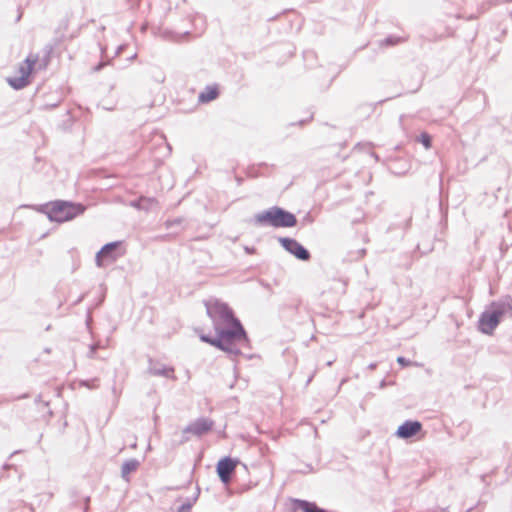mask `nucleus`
Returning <instances> with one entry per match:
<instances>
[{
    "instance_id": "1",
    "label": "nucleus",
    "mask_w": 512,
    "mask_h": 512,
    "mask_svg": "<svg viewBox=\"0 0 512 512\" xmlns=\"http://www.w3.org/2000/svg\"><path fill=\"white\" fill-rule=\"evenodd\" d=\"M215 336L201 334L200 340L232 356L241 354L240 346H247L249 338L240 320L214 328Z\"/></svg>"
},
{
    "instance_id": "2",
    "label": "nucleus",
    "mask_w": 512,
    "mask_h": 512,
    "mask_svg": "<svg viewBox=\"0 0 512 512\" xmlns=\"http://www.w3.org/2000/svg\"><path fill=\"white\" fill-rule=\"evenodd\" d=\"M49 60L38 53H30L22 62L16 64L7 77V83L16 90L23 89L31 83L32 75L47 68Z\"/></svg>"
},
{
    "instance_id": "3",
    "label": "nucleus",
    "mask_w": 512,
    "mask_h": 512,
    "mask_svg": "<svg viewBox=\"0 0 512 512\" xmlns=\"http://www.w3.org/2000/svg\"><path fill=\"white\" fill-rule=\"evenodd\" d=\"M258 225H269L276 228H291L297 224L296 216L278 206L270 207L254 216Z\"/></svg>"
},
{
    "instance_id": "4",
    "label": "nucleus",
    "mask_w": 512,
    "mask_h": 512,
    "mask_svg": "<svg viewBox=\"0 0 512 512\" xmlns=\"http://www.w3.org/2000/svg\"><path fill=\"white\" fill-rule=\"evenodd\" d=\"M204 306L206 308L207 315L212 320L213 328L239 320L234 315L233 310L228 306V304L217 298L210 297L209 299L204 300Z\"/></svg>"
},
{
    "instance_id": "5",
    "label": "nucleus",
    "mask_w": 512,
    "mask_h": 512,
    "mask_svg": "<svg viewBox=\"0 0 512 512\" xmlns=\"http://www.w3.org/2000/svg\"><path fill=\"white\" fill-rule=\"evenodd\" d=\"M84 212L80 204H73L64 201H54L46 205L48 217L56 222L69 221Z\"/></svg>"
},
{
    "instance_id": "6",
    "label": "nucleus",
    "mask_w": 512,
    "mask_h": 512,
    "mask_svg": "<svg viewBox=\"0 0 512 512\" xmlns=\"http://www.w3.org/2000/svg\"><path fill=\"white\" fill-rule=\"evenodd\" d=\"M124 253L125 249L122 242L108 243L97 253L96 263L99 267L105 266L114 262Z\"/></svg>"
},
{
    "instance_id": "7",
    "label": "nucleus",
    "mask_w": 512,
    "mask_h": 512,
    "mask_svg": "<svg viewBox=\"0 0 512 512\" xmlns=\"http://www.w3.org/2000/svg\"><path fill=\"white\" fill-rule=\"evenodd\" d=\"M278 241L287 252L298 260L308 261L311 258L310 252L294 238L279 237Z\"/></svg>"
},
{
    "instance_id": "8",
    "label": "nucleus",
    "mask_w": 512,
    "mask_h": 512,
    "mask_svg": "<svg viewBox=\"0 0 512 512\" xmlns=\"http://www.w3.org/2000/svg\"><path fill=\"white\" fill-rule=\"evenodd\" d=\"M501 320L500 313L491 308L484 311L479 318V330L487 335H491Z\"/></svg>"
},
{
    "instance_id": "9",
    "label": "nucleus",
    "mask_w": 512,
    "mask_h": 512,
    "mask_svg": "<svg viewBox=\"0 0 512 512\" xmlns=\"http://www.w3.org/2000/svg\"><path fill=\"white\" fill-rule=\"evenodd\" d=\"M237 463L238 460H234L231 457H224L218 461L216 472L224 484H228L231 481Z\"/></svg>"
},
{
    "instance_id": "10",
    "label": "nucleus",
    "mask_w": 512,
    "mask_h": 512,
    "mask_svg": "<svg viewBox=\"0 0 512 512\" xmlns=\"http://www.w3.org/2000/svg\"><path fill=\"white\" fill-rule=\"evenodd\" d=\"M213 425L214 422L211 419L201 417L187 425L183 432L190 433L195 436H202L212 430Z\"/></svg>"
},
{
    "instance_id": "11",
    "label": "nucleus",
    "mask_w": 512,
    "mask_h": 512,
    "mask_svg": "<svg viewBox=\"0 0 512 512\" xmlns=\"http://www.w3.org/2000/svg\"><path fill=\"white\" fill-rule=\"evenodd\" d=\"M422 430V423L418 420H406L395 432L400 439H409L417 435Z\"/></svg>"
},
{
    "instance_id": "12",
    "label": "nucleus",
    "mask_w": 512,
    "mask_h": 512,
    "mask_svg": "<svg viewBox=\"0 0 512 512\" xmlns=\"http://www.w3.org/2000/svg\"><path fill=\"white\" fill-rule=\"evenodd\" d=\"M490 308L494 311H498L500 313V317H502L507 313L512 312V297L510 295H505L499 300L492 302Z\"/></svg>"
},
{
    "instance_id": "13",
    "label": "nucleus",
    "mask_w": 512,
    "mask_h": 512,
    "mask_svg": "<svg viewBox=\"0 0 512 512\" xmlns=\"http://www.w3.org/2000/svg\"><path fill=\"white\" fill-rule=\"evenodd\" d=\"M219 96V89L217 85L206 86L198 96L197 103L205 104L215 100Z\"/></svg>"
},
{
    "instance_id": "14",
    "label": "nucleus",
    "mask_w": 512,
    "mask_h": 512,
    "mask_svg": "<svg viewBox=\"0 0 512 512\" xmlns=\"http://www.w3.org/2000/svg\"><path fill=\"white\" fill-rule=\"evenodd\" d=\"M295 509L302 512H328L326 509L317 506L314 502L307 500H295Z\"/></svg>"
},
{
    "instance_id": "15",
    "label": "nucleus",
    "mask_w": 512,
    "mask_h": 512,
    "mask_svg": "<svg viewBox=\"0 0 512 512\" xmlns=\"http://www.w3.org/2000/svg\"><path fill=\"white\" fill-rule=\"evenodd\" d=\"M200 490L197 489V493L191 498L187 499L184 503L177 506L176 508H172L171 512H190L193 504L196 502L198 496H199Z\"/></svg>"
},
{
    "instance_id": "16",
    "label": "nucleus",
    "mask_w": 512,
    "mask_h": 512,
    "mask_svg": "<svg viewBox=\"0 0 512 512\" xmlns=\"http://www.w3.org/2000/svg\"><path fill=\"white\" fill-rule=\"evenodd\" d=\"M138 468V462L135 460L128 461L122 466V475L124 478H128L129 474L136 471Z\"/></svg>"
},
{
    "instance_id": "17",
    "label": "nucleus",
    "mask_w": 512,
    "mask_h": 512,
    "mask_svg": "<svg viewBox=\"0 0 512 512\" xmlns=\"http://www.w3.org/2000/svg\"><path fill=\"white\" fill-rule=\"evenodd\" d=\"M188 34H189V32H187V31L180 33V34H175L170 31H165V32L162 31L161 37L164 39H169V40L178 42V41H181L183 38H185Z\"/></svg>"
},
{
    "instance_id": "18",
    "label": "nucleus",
    "mask_w": 512,
    "mask_h": 512,
    "mask_svg": "<svg viewBox=\"0 0 512 512\" xmlns=\"http://www.w3.org/2000/svg\"><path fill=\"white\" fill-rule=\"evenodd\" d=\"M418 140L423 144V146L428 149L431 147L432 145V138L431 136L426 133V132H422L418 138Z\"/></svg>"
},
{
    "instance_id": "19",
    "label": "nucleus",
    "mask_w": 512,
    "mask_h": 512,
    "mask_svg": "<svg viewBox=\"0 0 512 512\" xmlns=\"http://www.w3.org/2000/svg\"><path fill=\"white\" fill-rule=\"evenodd\" d=\"M400 41H401L400 37L390 35L382 41V45L393 46V45L398 44Z\"/></svg>"
},
{
    "instance_id": "20",
    "label": "nucleus",
    "mask_w": 512,
    "mask_h": 512,
    "mask_svg": "<svg viewBox=\"0 0 512 512\" xmlns=\"http://www.w3.org/2000/svg\"><path fill=\"white\" fill-rule=\"evenodd\" d=\"M174 369L171 367H162V377L173 378Z\"/></svg>"
},
{
    "instance_id": "21",
    "label": "nucleus",
    "mask_w": 512,
    "mask_h": 512,
    "mask_svg": "<svg viewBox=\"0 0 512 512\" xmlns=\"http://www.w3.org/2000/svg\"><path fill=\"white\" fill-rule=\"evenodd\" d=\"M181 224H182V219H180V218H177V219H175L173 221L167 220L165 222V225H166L167 229H170L174 225L180 227Z\"/></svg>"
},
{
    "instance_id": "22",
    "label": "nucleus",
    "mask_w": 512,
    "mask_h": 512,
    "mask_svg": "<svg viewBox=\"0 0 512 512\" xmlns=\"http://www.w3.org/2000/svg\"><path fill=\"white\" fill-rule=\"evenodd\" d=\"M397 363L400 364L401 366L403 367H406V366H409L411 365V361L409 359H406L405 357L403 356H399L397 358Z\"/></svg>"
},
{
    "instance_id": "23",
    "label": "nucleus",
    "mask_w": 512,
    "mask_h": 512,
    "mask_svg": "<svg viewBox=\"0 0 512 512\" xmlns=\"http://www.w3.org/2000/svg\"><path fill=\"white\" fill-rule=\"evenodd\" d=\"M376 367H377V363H371V364H369L368 369L373 370Z\"/></svg>"
},
{
    "instance_id": "24",
    "label": "nucleus",
    "mask_w": 512,
    "mask_h": 512,
    "mask_svg": "<svg viewBox=\"0 0 512 512\" xmlns=\"http://www.w3.org/2000/svg\"><path fill=\"white\" fill-rule=\"evenodd\" d=\"M165 144H166V147H167L168 153L170 154V153H171V151H172V147H171V145H170L168 142H165Z\"/></svg>"
},
{
    "instance_id": "25",
    "label": "nucleus",
    "mask_w": 512,
    "mask_h": 512,
    "mask_svg": "<svg viewBox=\"0 0 512 512\" xmlns=\"http://www.w3.org/2000/svg\"><path fill=\"white\" fill-rule=\"evenodd\" d=\"M245 250H246L247 253H252L254 251V248L246 247Z\"/></svg>"
},
{
    "instance_id": "26",
    "label": "nucleus",
    "mask_w": 512,
    "mask_h": 512,
    "mask_svg": "<svg viewBox=\"0 0 512 512\" xmlns=\"http://www.w3.org/2000/svg\"><path fill=\"white\" fill-rule=\"evenodd\" d=\"M371 156H372V157H374L376 160H378V159H379L378 155H377V154H375L374 152H372V153H371Z\"/></svg>"
},
{
    "instance_id": "27",
    "label": "nucleus",
    "mask_w": 512,
    "mask_h": 512,
    "mask_svg": "<svg viewBox=\"0 0 512 512\" xmlns=\"http://www.w3.org/2000/svg\"><path fill=\"white\" fill-rule=\"evenodd\" d=\"M161 138H162V140L166 141V138H165V136L163 134L161 135Z\"/></svg>"
},
{
    "instance_id": "28",
    "label": "nucleus",
    "mask_w": 512,
    "mask_h": 512,
    "mask_svg": "<svg viewBox=\"0 0 512 512\" xmlns=\"http://www.w3.org/2000/svg\"><path fill=\"white\" fill-rule=\"evenodd\" d=\"M327 365L331 366L332 365V361H328Z\"/></svg>"
},
{
    "instance_id": "29",
    "label": "nucleus",
    "mask_w": 512,
    "mask_h": 512,
    "mask_svg": "<svg viewBox=\"0 0 512 512\" xmlns=\"http://www.w3.org/2000/svg\"><path fill=\"white\" fill-rule=\"evenodd\" d=\"M440 512H448L447 509H442Z\"/></svg>"
}]
</instances>
